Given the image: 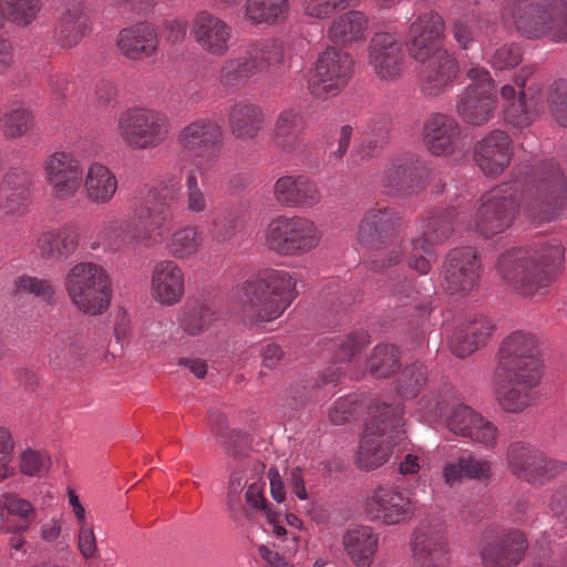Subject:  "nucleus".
<instances>
[{
    "instance_id": "f257e3e1",
    "label": "nucleus",
    "mask_w": 567,
    "mask_h": 567,
    "mask_svg": "<svg viewBox=\"0 0 567 567\" xmlns=\"http://www.w3.org/2000/svg\"><path fill=\"white\" fill-rule=\"evenodd\" d=\"M566 198L567 183L559 165L544 161L484 194L473 226L484 237L498 235L512 225L519 207L530 218L544 223L557 215Z\"/></svg>"
},
{
    "instance_id": "f03ea898",
    "label": "nucleus",
    "mask_w": 567,
    "mask_h": 567,
    "mask_svg": "<svg viewBox=\"0 0 567 567\" xmlns=\"http://www.w3.org/2000/svg\"><path fill=\"white\" fill-rule=\"evenodd\" d=\"M178 179L169 176L157 183L143 184L137 190V204L134 207V225L116 233L114 224L104 225L100 237L109 248H117V241L128 245L150 246L159 243L172 229L175 216L166 193L178 188Z\"/></svg>"
},
{
    "instance_id": "7ed1b4c3",
    "label": "nucleus",
    "mask_w": 567,
    "mask_h": 567,
    "mask_svg": "<svg viewBox=\"0 0 567 567\" xmlns=\"http://www.w3.org/2000/svg\"><path fill=\"white\" fill-rule=\"evenodd\" d=\"M416 413L429 424L443 420L451 433L470 439L486 449H493L497 444V426L465 404L450 384L424 394L416 403Z\"/></svg>"
},
{
    "instance_id": "20e7f679",
    "label": "nucleus",
    "mask_w": 567,
    "mask_h": 567,
    "mask_svg": "<svg viewBox=\"0 0 567 567\" xmlns=\"http://www.w3.org/2000/svg\"><path fill=\"white\" fill-rule=\"evenodd\" d=\"M565 259V248L557 239L533 251L512 249L499 256L497 269L503 279L523 296L542 298L553 284Z\"/></svg>"
},
{
    "instance_id": "39448f33",
    "label": "nucleus",
    "mask_w": 567,
    "mask_h": 567,
    "mask_svg": "<svg viewBox=\"0 0 567 567\" xmlns=\"http://www.w3.org/2000/svg\"><path fill=\"white\" fill-rule=\"evenodd\" d=\"M501 17L526 39L567 42V0H503Z\"/></svg>"
},
{
    "instance_id": "423d86ee",
    "label": "nucleus",
    "mask_w": 567,
    "mask_h": 567,
    "mask_svg": "<svg viewBox=\"0 0 567 567\" xmlns=\"http://www.w3.org/2000/svg\"><path fill=\"white\" fill-rule=\"evenodd\" d=\"M501 17L526 39L567 42V0H503Z\"/></svg>"
},
{
    "instance_id": "0eeeda50",
    "label": "nucleus",
    "mask_w": 567,
    "mask_h": 567,
    "mask_svg": "<svg viewBox=\"0 0 567 567\" xmlns=\"http://www.w3.org/2000/svg\"><path fill=\"white\" fill-rule=\"evenodd\" d=\"M297 280L289 272L264 269L241 287L239 302L251 321H272L279 318L297 297Z\"/></svg>"
},
{
    "instance_id": "6e6552de",
    "label": "nucleus",
    "mask_w": 567,
    "mask_h": 567,
    "mask_svg": "<svg viewBox=\"0 0 567 567\" xmlns=\"http://www.w3.org/2000/svg\"><path fill=\"white\" fill-rule=\"evenodd\" d=\"M285 61L284 42L276 38L250 40L240 54L223 61L217 80L228 91H239L255 82L259 75H269Z\"/></svg>"
},
{
    "instance_id": "1a4fd4ad",
    "label": "nucleus",
    "mask_w": 567,
    "mask_h": 567,
    "mask_svg": "<svg viewBox=\"0 0 567 567\" xmlns=\"http://www.w3.org/2000/svg\"><path fill=\"white\" fill-rule=\"evenodd\" d=\"M370 414L355 458L357 465L365 471L388 462L401 424L403 405L374 401L370 405Z\"/></svg>"
},
{
    "instance_id": "9d476101",
    "label": "nucleus",
    "mask_w": 567,
    "mask_h": 567,
    "mask_svg": "<svg viewBox=\"0 0 567 567\" xmlns=\"http://www.w3.org/2000/svg\"><path fill=\"white\" fill-rule=\"evenodd\" d=\"M64 289L72 305L89 316L104 313L110 308L113 297L109 271L92 261L73 265L65 275Z\"/></svg>"
},
{
    "instance_id": "9b49d317",
    "label": "nucleus",
    "mask_w": 567,
    "mask_h": 567,
    "mask_svg": "<svg viewBox=\"0 0 567 567\" xmlns=\"http://www.w3.org/2000/svg\"><path fill=\"white\" fill-rule=\"evenodd\" d=\"M115 131L127 148L135 152L153 151L167 141L171 122L163 111L131 106L118 114Z\"/></svg>"
},
{
    "instance_id": "f8f14e48",
    "label": "nucleus",
    "mask_w": 567,
    "mask_h": 567,
    "mask_svg": "<svg viewBox=\"0 0 567 567\" xmlns=\"http://www.w3.org/2000/svg\"><path fill=\"white\" fill-rule=\"evenodd\" d=\"M322 227L305 216H279L266 228L265 244L271 251L289 257L307 255L323 239Z\"/></svg>"
},
{
    "instance_id": "ddd939ff",
    "label": "nucleus",
    "mask_w": 567,
    "mask_h": 567,
    "mask_svg": "<svg viewBox=\"0 0 567 567\" xmlns=\"http://www.w3.org/2000/svg\"><path fill=\"white\" fill-rule=\"evenodd\" d=\"M471 83L457 95L455 111L461 120L471 126H483L497 110V90L489 72L480 65L467 70Z\"/></svg>"
},
{
    "instance_id": "4468645a",
    "label": "nucleus",
    "mask_w": 567,
    "mask_h": 567,
    "mask_svg": "<svg viewBox=\"0 0 567 567\" xmlns=\"http://www.w3.org/2000/svg\"><path fill=\"white\" fill-rule=\"evenodd\" d=\"M354 71L352 55L341 48L328 47L310 69L307 89L319 100L338 96L349 84Z\"/></svg>"
},
{
    "instance_id": "2eb2a0df",
    "label": "nucleus",
    "mask_w": 567,
    "mask_h": 567,
    "mask_svg": "<svg viewBox=\"0 0 567 567\" xmlns=\"http://www.w3.org/2000/svg\"><path fill=\"white\" fill-rule=\"evenodd\" d=\"M506 463L518 480L544 486L567 471V462L553 458L530 443L516 441L508 445Z\"/></svg>"
},
{
    "instance_id": "dca6fc26",
    "label": "nucleus",
    "mask_w": 567,
    "mask_h": 567,
    "mask_svg": "<svg viewBox=\"0 0 567 567\" xmlns=\"http://www.w3.org/2000/svg\"><path fill=\"white\" fill-rule=\"evenodd\" d=\"M177 142L181 150L193 157V168H197L203 177L219 158L223 128L212 118H198L181 130Z\"/></svg>"
},
{
    "instance_id": "f3484780",
    "label": "nucleus",
    "mask_w": 567,
    "mask_h": 567,
    "mask_svg": "<svg viewBox=\"0 0 567 567\" xmlns=\"http://www.w3.org/2000/svg\"><path fill=\"white\" fill-rule=\"evenodd\" d=\"M410 549L413 567H447L450 549L444 522L426 516L411 535Z\"/></svg>"
},
{
    "instance_id": "a211bd4d",
    "label": "nucleus",
    "mask_w": 567,
    "mask_h": 567,
    "mask_svg": "<svg viewBox=\"0 0 567 567\" xmlns=\"http://www.w3.org/2000/svg\"><path fill=\"white\" fill-rule=\"evenodd\" d=\"M481 260L476 249L470 246L450 249L443 258L441 286L450 295L466 296L480 282Z\"/></svg>"
},
{
    "instance_id": "6ab92c4d",
    "label": "nucleus",
    "mask_w": 567,
    "mask_h": 567,
    "mask_svg": "<svg viewBox=\"0 0 567 567\" xmlns=\"http://www.w3.org/2000/svg\"><path fill=\"white\" fill-rule=\"evenodd\" d=\"M497 359L498 364L495 372L498 374H540L538 338L524 330L512 332L502 341Z\"/></svg>"
},
{
    "instance_id": "aec40b11",
    "label": "nucleus",
    "mask_w": 567,
    "mask_h": 567,
    "mask_svg": "<svg viewBox=\"0 0 567 567\" xmlns=\"http://www.w3.org/2000/svg\"><path fill=\"white\" fill-rule=\"evenodd\" d=\"M43 171L53 198L69 200L83 185V166L79 157L66 151H56L45 157Z\"/></svg>"
},
{
    "instance_id": "412c9836",
    "label": "nucleus",
    "mask_w": 567,
    "mask_h": 567,
    "mask_svg": "<svg viewBox=\"0 0 567 567\" xmlns=\"http://www.w3.org/2000/svg\"><path fill=\"white\" fill-rule=\"evenodd\" d=\"M363 511L371 522L396 525L413 516L414 504L400 487L381 485L365 497Z\"/></svg>"
},
{
    "instance_id": "4be33fe9",
    "label": "nucleus",
    "mask_w": 567,
    "mask_h": 567,
    "mask_svg": "<svg viewBox=\"0 0 567 567\" xmlns=\"http://www.w3.org/2000/svg\"><path fill=\"white\" fill-rule=\"evenodd\" d=\"M189 32L195 43L212 56H225L233 44L231 24L207 9L196 11Z\"/></svg>"
},
{
    "instance_id": "5701e85b",
    "label": "nucleus",
    "mask_w": 567,
    "mask_h": 567,
    "mask_svg": "<svg viewBox=\"0 0 567 567\" xmlns=\"http://www.w3.org/2000/svg\"><path fill=\"white\" fill-rule=\"evenodd\" d=\"M368 62L378 79L395 81L404 70L405 54L395 33L377 32L368 44Z\"/></svg>"
},
{
    "instance_id": "b1692460",
    "label": "nucleus",
    "mask_w": 567,
    "mask_h": 567,
    "mask_svg": "<svg viewBox=\"0 0 567 567\" xmlns=\"http://www.w3.org/2000/svg\"><path fill=\"white\" fill-rule=\"evenodd\" d=\"M445 21L435 11H426L417 16L410 24L408 50L413 60H426L439 51H445Z\"/></svg>"
},
{
    "instance_id": "393cba45",
    "label": "nucleus",
    "mask_w": 567,
    "mask_h": 567,
    "mask_svg": "<svg viewBox=\"0 0 567 567\" xmlns=\"http://www.w3.org/2000/svg\"><path fill=\"white\" fill-rule=\"evenodd\" d=\"M494 379L497 401L505 412L520 413L535 402L540 374L495 372Z\"/></svg>"
},
{
    "instance_id": "a878e982",
    "label": "nucleus",
    "mask_w": 567,
    "mask_h": 567,
    "mask_svg": "<svg viewBox=\"0 0 567 567\" xmlns=\"http://www.w3.org/2000/svg\"><path fill=\"white\" fill-rule=\"evenodd\" d=\"M421 137L424 147L431 155L451 156L458 148L462 127L452 115L437 112L425 120Z\"/></svg>"
},
{
    "instance_id": "bb28decb",
    "label": "nucleus",
    "mask_w": 567,
    "mask_h": 567,
    "mask_svg": "<svg viewBox=\"0 0 567 567\" xmlns=\"http://www.w3.org/2000/svg\"><path fill=\"white\" fill-rule=\"evenodd\" d=\"M422 63L420 89L425 96L435 97L451 89L457 79L460 66L454 54L449 50L439 51Z\"/></svg>"
},
{
    "instance_id": "cd10ccee",
    "label": "nucleus",
    "mask_w": 567,
    "mask_h": 567,
    "mask_svg": "<svg viewBox=\"0 0 567 567\" xmlns=\"http://www.w3.org/2000/svg\"><path fill=\"white\" fill-rule=\"evenodd\" d=\"M513 153L511 137L501 130L489 132L473 148L476 165L488 177L502 175L508 167Z\"/></svg>"
},
{
    "instance_id": "c85d7f7f",
    "label": "nucleus",
    "mask_w": 567,
    "mask_h": 567,
    "mask_svg": "<svg viewBox=\"0 0 567 567\" xmlns=\"http://www.w3.org/2000/svg\"><path fill=\"white\" fill-rule=\"evenodd\" d=\"M401 216L392 207L375 204L361 217L357 240L368 248L384 244L401 226Z\"/></svg>"
},
{
    "instance_id": "c756f323",
    "label": "nucleus",
    "mask_w": 567,
    "mask_h": 567,
    "mask_svg": "<svg viewBox=\"0 0 567 567\" xmlns=\"http://www.w3.org/2000/svg\"><path fill=\"white\" fill-rule=\"evenodd\" d=\"M186 291L183 268L173 259L157 261L151 274V293L162 306L172 307L179 303Z\"/></svg>"
},
{
    "instance_id": "7c9ffc66",
    "label": "nucleus",
    "mask_w": 567,
    "mask_h": 567,
    "mask_svg": "<svg viewBox=\"0 0 567 567\" xmlns=\"http://www.w3.org/2000/svg\"><path fill=\"white\" fill-rule=\"evenodd\" d=\"M426 167L415 155L403 154L392 158L381 175V185L390 193H413L423 186Z\"/></svg>"
},
{
    "instance_id": "2f4dec72",
    "label": "nucleus",
    "mask_w": 567,
    "mask_h": 567,
    "mask_svg": "<svg viewBox=\"0 0 567 567\" xmlns=\"http://www.w3.org/2000/svg\"><path fill=\"white\" fill-rule=\"evenodd\" d=\"M528 547L526 536L520 530H509L498 535L481 549L484 567H515L523 559Z\"/></svg>"
},
{
    "instance_id": "473e14b6",
    "label": "nucleus",
    "mask_w": 567,
    "mask_h": 567,
    "mask_svg": "<svg viewBox=\"0 0 567 567\" xmlns=\"http://www.w3.org/2000/svg\"><path fill=\"white\" fill-rule=\"evenodd\" d=\"M29 176L23 172L8 173L0 186V217L4 220L21 218L30 207Z\"/></svg>"
},
{
    "instance_id": "72a5a7b5",
    "label": "nucleus",
    "mask_w": 567,
    "mask_h": 567,
    "mask_svg": "<svg viewBox=\"0 0 567 567\" xmlns=\"http://www.w3.org/2000/svg\"><path fill=\"white\" fill-rule=\"evenodd\" d=\"M120 52L127 59L141 61L156 54L158 31L148 22H138L120 31L116 41Z\"/></svg>"
},
{
    "instance_id": "f704fd0d",
    "label": "nucleus",
    "mask_w": 567,
    "mask_h": 567,
    "mask_svg": "<svg viewBox=\"0 0 567 567\" xmlns=\"http://www.w3.org/2000/svg\"><path fill=\"white\" fill-rule=\"evenodd\" d=\"M274 197L281 205L293 208H312L321 199L315 182L303 175H285L274 185Z\"/></svg>"
},
{
    "instance_id": "c9c22d12",
    "label": "nucleus",
    "mask_w": 567,
    "mask_h": 567,
    "mask_svg": "<svg viewBox=\"0 0 567 567\" xmlns=\"http://www.w3.org/2000/svg\"><path fill=\"white\" fill-rule=\"evenodd\" d=\"M456 216L454 207L433 210L423 221L421 234L411 239L413 250L432 255L434 246L444 244L453 235Z\"/></svg>"
},
{
    "instance_id": "e433bc0d",
    "label": "nucleus",
    "mask_w": 567,
    "mask_h": 567,
    "mask_svg": "<svg viewBox=\"0 0 567 567\" xmlns=\"http://www.w3.org/2000/svg\"><path fill=\"white\" fill-rule=\"evenodd\" d=\"M306 118L296 109L282 110L274 125V144L284 154L293 155L303 152Z\"/></svg>"
},
{
    "instance_id": "4c0bfd02",
    "label": "nucleus",
    "mask_w": 567,
    "mask_h": 567,
    "mask_svg": "<svg viewBox=\"0 0 567 567\" xmlns=\"http://www.w3.org/2000/svg\"><path fill=\"white\" fill-rule=\"evenodd\" d=\"M79 243V228L73 224H64L41 233L37 238L35 249L44 259H66L76 251Z\"/></svg>"
},
{
    "instance_id": "58836bf2",
    "label": "nucleus",
    "mask_w": 567,
    "mask_h": 567,
    "mask_svg": "<svg viewBox=\"0 0 567 567\" xmlns=\"http://www.w3.org/2000/svg\"><path fill=\"white\" fill-rule=\"evenodd\" d=\"M264 109L254 102L240 100L228 110V126L231 134L241 142L255 140L266 124Z\"/></svg>"
},
{
    "instance_id": "ea45409f",
    "label": "nucleus",
    "mask_w": 567,
    "mask_h": 567,
    "mask_svg": "<svg viewBox=\"0 0 567 567\" xmlns=\"http://www.w3.org/2000/svg\"><path fill=\"white\" fill-rule=\"evenodd\" d=\"M370 20L361 10H349L336 16L327 28V38L336 45L350 47L368 38Z\"/></svg>"
},
{
    "instance_id": "a19ab883",
    "label": "nucleus",
    "mask_w": 567,
    "mask_h": 567,
    "mask_svg": "<svg viewBox=\"0 0 567 567\" xmlns=\"http://www.w3.org/2000/svg\"><path fill=\"white\" fill-rule=\"evenodd\" d=\"M0 533L22 534L37 518L34 506L16 493L0 495Z\"/></svg>"
},
{
    "instance_id": "79ce46f5",
    "label": "nucleus",
    "mask_w": 567,
    "mask_h": 567,
    "mask_svg": "<svg viewBox=\"0 0 567 567\" xmlns=\"http://www.w3.org/2000/svg\"><path fill=\"white\" fill-rule=\"evenodd\" d=\"M493 329L492 321L483 315L468 318L456 328L451 338L453 353L460 358L470 355L486 342Z\"/></svg>"
},
{
    "instance_id": "37998d69",
    "label": "nucleus",
    "mask_w": 567,
    "mask_h": 567,
    "mask_svg": "<svg viewBox=\"0 0 567 567\" xmlns=\"http://www.w3.org/2000/svg\"><path fill=\"white\" fill-rule=\"evenodd\" d=\"M90 30L83 1L68 2L55 27V40L63 48L75 47Z\"/></svg>"
},
{
    "instance_id": "c03bdc74",
    "label": "nucleus",
    "mask_w": 567,
    "mask_h": 567,
    "mask_svg": "<svg viewBox=\"0 0 567 567\" xmlns=\"http://www.w3.org/2000/svg\"><path fill=\"white\" fill-rule=\"evenodd\" d=\"M501 96L504 101V120L507 124L525 127L532 123L538 105L532 86L517 93L514 86L506 84L501 89Z\"/></svg>"
},
{
    "instance_id": "a18cd8bd",
    "label": "nucleus",
    "mask_w": 567,
    "mask_h": 567,
    "mask_svg": "<svg viewBox=\"0 0 567 567\" xmlns=\"http://www.w3.org/2000/svg\"><path fill=\"white\" fill-rule=\"evenodd\" d=\"M342 545L355 567H370L378 549V535L370 526H353L343 534Z\"/></svg>"
},
{
    "instance_id": "49530a36",
    "label": "nucleus",
    "mask_w": 567,
    "mask_h": 567,
    "mask_svg": "<svg viewBox=\"0 0 567 567\" xmlns=\"http://www.w3.org/2000/svg\"><path fill=\"white\" fill-rule=\"evenodd\" d=\"M86 199L95 205L109 204L116 194L118 183L115 174L101 163H92L85 175L83 185Z\"/></svg>"
},
{
    "instance_id": "de8ad7c7",
    "label": "nucleus",
    "mask_w": 567,
    "mask_h": 567,
    "mask_svg": "<svg viewBox=\"0 0 567 567\" xmlns=\"http://www.w3.org/2000/svg\"><path fill=\"white\" fill-rule=\"evenodd\" d=\"M84 355L78 336L70 330H62L53 334L47 346L49 363L55 369L70 368L76 364Z\"/></svg>"
},
{
    "instance_id": "09e8293b",
    "label": "nucleus",
    "mask_w": 567,
    "mask_h": 567,
    "mask_svg": "<svg viewBox=\"0 0 567 567\" xmlns=\"http://www.w3.org/2000/svg\"><path fill=\"white\" fill-rule=\"evenodd\" d=\"M291 0H246L244 14L251 25L275 27L286 22Z\"/></svg>"
},
{
    "instance_id": "8fccbe9b",
    "label": "nucleus",
    "mask_w": 567,
    "mask_h": 567,
    "mask_svg": "<svg viewBox=\"0 0 567 567\" xmlns=\"http://www.w3.org/2000/svg\"><path fill=\"white\" fill-rule=\"evenodd\" d=\"M203 246L204 236L195 225L177 227L165 241V249L175 261L194 259Z\"/></svg>"
},
{
    "instance_id": "3c124183",
    "label": "nucleus",
    "mask_w": 567,
    "mask_h": 567,
    "mask_svg": "<svg viewBox=\"0 0 567 567\" xmlns=\"http://www.w3.org/2000/svg\"><path fill=\"white\" fill-rule=\"evenodd\" d=\"M496 29L495 20L487 16L476 14L474 10L471 14H464L453 24V37L457 44L466 50L474 41L488 37Z\"/></svg>"
},
{
    "instance_id": "603ef678",
    "label": "nucleus",
    "mask_w": 567,
    "mask_h": 567,
    "mask_svg": "<svg viewBox=\"0 0 567 567\" xmlns=\"http://www.w3.org/2000/svg\"><path fill=\"white\" fill-rule=\"evenodd\" d=\"M0 125L7 140L20 138L32 131L34 116L29 107L14 103L0 113Z\"/></svg>"
},
{
    "instance_id": "864d4df0",
    "label": "nucleus",
    "mask_w": 567,
    "mask_h": 567,
    "mask_svg": "<svg viewBox=\"0 0 567 567\" xmlns=\"http://www.w3.org/2000/svg\"><path fill=\"white\" fill-rule=\"evenodd\" d=\"M427 382V369L419 362L406 364L396 379V392L403 399H413Z\"/></svg>"
},
{
    "instance_id": "5fc2aeb1",
    "label": "nucleus",
    "mask_w": 567,
    "mask_h": 567,
    "mask_svg": "<svg viewBox=\"0 0 567 567\" xmlns=\"http://www.w3.org/2000/svg\"><path fill=\"white\" fill-rule=\"evenodd\" d=\"M400 352L392 344H378L369 358L368 367L372 375L388 378L399 368Z\"/></svg>"
},
{
    "instance_id": "6e6d98bb",
    "label": "nucleus",
    "mask_w": 567,
    "mask_h": 567,
    "mask_svg": "<svg viewBox=\"0 0 567 567\" xmlns=\"http://www.w3.org/2000/svg\"><path fill=\"white\" fill-rule=\"evenodd\" d=\"M216 320V312L209 305H196L179 318V328L189 336H198L208 330Z\"/></svg>"
},
{
    "instance_id": "4d7b16f0",
    "label": "nucleus",
    "mask_w": 567,
    "mask_h": 567,
    "mask_svg": "<svg viewBox=\"0 0 567 567\" xmlns=\"http://www.w3.org/2000/svg\"><path fill=\"white\" fill-rule=\"evenodd\" d=\"M199 171L192 168L185 177V208L190 215H203L208 209V197L198 182Z\"/></svg>"
},
{
    "instance_id": "13d9d810",
    "label": "nucleus",
    "mask_w": 567,
    "mask_h": 567,
    "mask_svg": "<svg viewBox=\"0 0 567 567\" xmlns=\"http://www.w3.org/2000/svg\"><path fill=\"white\" fill-rule=\"evenodd\" d=\"M239 212L236 208H227L215 213L210 219L212 235L218 243L233 239L237 233Z\"/></svg>"
},
{
    "instance_id": "bf43d9fd",
    "label": "nucleus",
    "mask_w": 567,
    "mask_h": 567,
    "mask_svg": "<svg viewBox=\"0 0 567 567\" xmlns=\"http://www.w3.org/2000/svg\"><path fill=\"white\" fill-rule=\"evenodd\" d=\"M382 146L383 140L381 137L369 131L363 132L349 156V165L358 167L371 161L378 156Z\"/></svg>"
},
{
    "instance_id": "052dcab7",
    "label": "nucleus",
    "mask_w": 567,
    "mask_h": 567,
    "mask_svg": "<svg viewBox=\"0 0 567 567\" xmlns=\"http://www.w3.org/2000/svg\"><path fill=\"white\" fill-rule=\"evenodd\" d=\"M14 292L29 293L42 301L51 302L55 289L49 279L23 275L14 280Z\"/></svg>"
},
{
    "instance_id": "680f3d73",
    "label": "nucleus",
    "mask_w": 567,
    "mask_h": 567,
    "mask_svg": "<svg viewBox=\"0 0 567 567\" xmlns=\"http://www.w3.org/2000/svg\"><path fill=\"white\" fill-rule=\"evenodd\" d=\"M51 466L50 456L42 451L28 447L19 455V471L27 476H42Z\"/></svg>"
},
{
    "instance_id": "e2e57ef3",
    "label": "nucleus",
    "mask_w": 567,
    "mask_h": 567,
    "mask_svg": "<svg viewBox=\"0 0 567 567\" xmlns=\"http://www.w3.org/2000/svg\"><path fill=\"white\" fill-rule=\"evenodd\" d=\"M14 447L16 442L11 431L0 425V483L17 474L13 463Z\"/></svg>"
},
{
    "instance_id": "0e129e2a",
    "label": "nucleus",
    "mask_w": 567,
    "mask_h": 567,
    "mask_svg": "<svg viewBox=\"0 0 567 567\" xmlns=\"http://www.w3.org/2000/svg\"><path fill=\"white\" fill-rule=\"evenodd\" d=\"M351 0H301L306 17L315 20L331 18L338 10L349 7Z\"/></svg>"
},
{
    "instance_id": "69168bd1",
    "label": "nucleus",
    "mask_w": 567,
    "mask_h": 567,
    "mask_svg": "<svg viewBox=\"0 0 567 567\" xmlns=\"http://www.w3.org/2000/svg\"><path fill=\"white\" fill-rule=\"evenodd\" d=\"M217 441L225 447L226 453L233 458H246L249 447V437L236 430H220L217 433Z\"/></svg>"
},
{
    "instance_id": "338daca9",
    "label": "nucleus",
    "mask_w": 567,
    "mask_h": 567,
    "mask_svg": "<svg viewBox=\"0 0 567 567\" xmlns=\"http://www.w3.org/2000/svg\"><path fill=\"white\" fill-rule=\"evenodd\" d=\"M370 337L368 332L360 330L348 336L339 346L334 358L338 362H347L355 358L368 344Z\"/></svg>"
},
{
    "instance_id": "774afa93",
    "label": "nucleus",
    "mask_w": 567,
    "mask_h": 567,
    "mask_svg": "<svg viewBox=\"0 0 567 567\" xmlns=\"http://www.w3.org/2000/svg\"><path fill=\"white\" fill-rule=\"evenodd\" d=\"M548 100L557 122L567 125V82H555L549 91Z\"/></svg>"
}]
</instances>
